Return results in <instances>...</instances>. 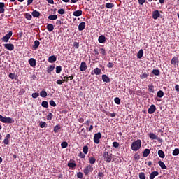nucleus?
<instances>
[{
  "label": "nucleus",
  "instance_id": "1",
  "mask_svg": "<svg viewBox=\"0 0 179 179\" xmlns=\"http://www.w3.org/2000/svg\"><path fill=\"white\" fill-rule=\"evenodd\" d=\"M102 157L103 160H104L106 163H111V162H113V154L108 152L107 151V148L103 151Z\"/></svg>",
  "mask_w": 179,
  "mask_h": 179
},
{
  "label": "nucleus",
  "instance_id": "2",
  "mask_svg": "<svg viewBox=\"0 0 179 179\" xmlns=\"http://www.w3.org/2000/svg\"><path fill=\"white\" fill-rule=\"evenodd\" d=\"M141 146H142V141H141V139H138L131 143V149L134 152H138V150L141 149Z\"/></svg>",
  "mask_w": 179,
  "mask_h": 179
},
{
  "label": "nucleus",
  "instance_id": "3",
  "mask_svg": "<svg viewBox=\"0 0 179 179\" xmlns=\"http://www.w3.org/2000/svg\"><path fill=\"white\" fill-rule=\"evenodd\" d=\"M0 121L3 124H13L15 122L12 117H3L1 115H0Z\"/></svg>",
  "mask_w": 179,
  "mask_h": 179
},
{
  "label": "nucleus",
  "instance_id": "4",
  "mask_svg": "<svg viewBox=\"0 0 179 179\" xmlns=\"http://www.w3.org/2000/svg\"><path fill=\"white\" fill-rule=\"evenodd\" d=\"M93 165L89 164L83 169V173L85 176H87L90 173H92L93 171Z\"/></svg>",
  "mask_w": 179,
  "mask_h": 179
},
{
  "label": "nucleus",
  "instance_id": "5",
  "mask_svg": "<svg viewBox=\"0 0 179 179\" xmlns=\"http://www.w3.org/2000/svg\"><path fill=\"white\" fill-rule=\"evenodd\" d=\"M13 34V32H12V31H10L8 34H6V36L1 38V41L3 43H8V41L10 40V37H12Z\"/></svg>",
  "mask_w": 179,
  "mask_h": 179
},
{
  "label": "nucleus",
  "instance_id": "6",
  "mask_svg": "<svg viewBox=\"0 0 179 179\" xmlns=\"http://www.w3.org/2000/svg\"><path fill=\"white\" fill-rule=\"evenodd\" d=\"M100 139H101V133L100 132L96 133L94 136V143H96V145H99V143H100Z\"/></svg>",
  "mask_w": 179,
  "mask_h": 179
},
{
  "label": "nucleus",
  "instance_id": "7",
  "mask_svg": "<svg viewBox=\"0 0 179 179\" xmlns=\"http://www.w3.org/2000/svg\"><path fill=\"white\" fill-rule=\"evenodd\" d=\"M148 136L150 139H152V140L157 139V141H158V142H159L160 143H163V139L159 138L157 136H156V134H155V133H150L148 134Z\"/></svg>",
  "mask_w": 179,
  "mask_h": 179
},
{
  "label": "nucleus",
  "instance_id": "8",
  "mask_svg": "<svg viewBox=\"0 0 179 179\" xmlns=\"http://www.w3.org/2000/svg\"><path fill=\"white\" fill-rule=\"evenodd\" d=\"M3 45L4 48L8 50V51H13L15 50V45L13 43H5Z\"/></svg>",
  "mask_w": 179,
  "mask_h": 179
},
{
  "label": "nucleus",
  "instance_id": "9",
  "mask_svg": "<svg viewBox=\"0 0 179 179\" xmlns=\"http://www.w3.org/2000/svg\"><path fill=\"white\" fill-rule=\"evenodd\" d=\"M155 111H156V106L152 104L148 108V114H153V113H155Z\"/></svg>",
  "mask_w": 179,
  "mask_h": 179
},
{
  "label": "nucleus",
  "instance_id": "10",
  "mask_svg": "<svg viewBox=\"0 0 179 179\" xmlns=\"http://www.w3.org/2000/svg\"><path fill=\"white\" fill-rule=\"evenodd\" d=\"M80 69L81 72H84V71H86V69H87V64H86L85 62H82L80 66Z\"/></svg>",
  "mask_w": 179,
  "mask_h": 179
},
{
  "label": "nucleus",
  "instance_id": "11",
  "mask_svg": "<svg viewBox=\"0 0 179 179\" xmlns=\"http://www.w3.org/2000/svg\"><path fill=\"white\" fill-rule=\"evenodd\" d=\"M85 28H86V23L85 22H83L79 24L78 25L79 31H83V30H85Z\"/></svg>",
  "mask_w": 179,
  "mask_h": 179
},
{
  "label": "nucleus",
  "instance_id": "12",
  "mask_svg": "<svg viewBox=\"0 0 179 179\" xmlns=\"http://www.w3.org/2000/svg\"><path fill=\"white\" fill-rule=\"evenodd\" d=\"M160 17V13H159V10H155L152 13V19L156 20V19H159Z\"/></svg>",
  "mask_w": 179,
  "mask_h": 179
},
{
  "label": "nucleus",
  "instance_id": "13",
  "mask_svg": "<svg viewBox=\"0 0 179 179\" xmlns=\"http://www.w3.org/2000/svg\"><path fill=\"white\" fill-rule=\"evenodd\" d=\"M106 40H107V38H106L104 35H101L98 38V41L100 44H104V43H106Z\"/></svg>",
  "mask_w": 179,
  "mask_h": 179
},
{
  "label": "nucleus",
  "instance_id": "14",
  "mask_svg": "<svg viewBox=\"0 0 179 179\" xmlns=\"http://www.w3.org/2000/svg\"><path fill=\"white\" fill-rule=\"evenodd\" d=\"M9 139H10V134H7L3 143H4V145H9Z\"/></svg>",
  "mask_w": 179,
  "mask_h": 179
},
{
  "label": "nucleus",
  "instance_id": "15",
  "mask_svg": "<svg viewBox=\"0 0 179 179\" xmlns=\"http://www.w3.org/2000/svg\"><path fill=\"white\" fill-rule=\"evenodd\" d=\"M159 176V171H154L150 174V179H155V177Z\"/></svg>",
  "mask_w": 179,
  "mask_h": 179
},
{
  "label": "nucleus",
  "instance_id": "16",
  "mask_svg": "<svg viewBox=\"0 0 179 179\" xmlns=\"http://www.w3.org/2000/svg\"><path fill=\"white\" fill-rule=\"evenodd\" d=\"M102 80L103 82H106V83H110V77H108L106 74H103V75H102Z\"/></svg>",
  "mask_w": 179,
  "mask_h": 179
},
{
  "label": "nucleus",
  "instance_id": "17",
  "mask_svg": "<svg viewBox=\"0 0 179 179\" xmlns=\"http://www.w3.org/2000/svg\"><path fill=\"white\" fill-rule=\"evenodd\" d=\"M148 91L149 93H155V86H153V84H150L148 86Z\"/></svg>",
  "mask_w": 179,
  "mask_h": 179
},
{
  "label": "nucleus",
  "instance_id": "18",
  "mask_svg": "<svg viewBox=\"0 0 179 179\" xmlns=\"http://www.w3.org/2000/svg\"><path fill=\"white\" fill-rule=\"evenodd\" d=\"M57 61V57L55 55H52L48 57V62L52 64V62H55Z\"/></svg>",
  "mask_w": 179,
  "mask_h": 179
},
{
  "label": "nucleus",
  "instance_id": "19",
  "mask_svg": "<svg viewBox=\"0 0 179 179\" xmlns=\"http://www.w3.org/2000/svg\"><path fill=\"white\" fill-rule=\"evenodd\" d=\"M149 155H150V149H148V148L145 149L143 152V157H148Z\"/></svg>",
  "mask_w": 179,
  "mask_h": 179
},
{
  "label": "nucleus",
  "instance_id": "20",
  "mask_svg": "<svg viewBox=\"0 0 179 179\" xmlns=\"http://www.w3.org/2000/svg\"><path fill=\"white\" fill-rule=\"evenodd\" d=\"M29 64L30 66H32V67L36 66V59H34V58L29 59Z\"/></svg>",
  "mask_w": 179,
  "mask_h": 179
},
{
  "label": "nucleus",
  "instance_id": "21",
  "mask_svg": "<svg viewBox=\"0 0 179 179\" xmlns=\"http://www.w3.org/2000/svg\"><path fill=\"white\" fill-rule=\"evenodd\" d=\"M0 13H5V3L0 2Z\"/></svg>",
  "mask_w": 179,
  "mask_h": 179
},
{
  "label": "nucleus",
  "instance_id": "22",
  "mask_svg": "<svg viewBox=\"0 0 179 179\" xmlns=\"http://www.w3.org/2000/svg\"><path fill=\"white\" fill-rule=\"evenodd\" d=\"M158 164L161 167V169H162V170H166V169H167V166L162 161H159Z\"/></svg>",
  "mask_w": 179,
  "mask_h": 179
},
{
  "label": "nucleus",
  "instance_id": "23",
  "mask_svg": "<svg viewBox=\"0 0 179 179\" xmlns=\"http://www.w3.org/2000/svg\"><path fill=\"white\" fill-rule=\"evenodd\" d=\"M67 166L68 167H69V169H71V170H75V167H76V164L75 162H69Z\"/></svg>",
  "mask_w": 179,
  "mask_h": 179
},
{
  "label": "nucleus",
  "instance_id": "24",
  "mask_svg": "<svg viewBox=\"0 0 179 179\" xmlns=\"http://www.w3.org/2000/svg\"><path fill=\"white\" fill-rule=\"evenodd\" d=\"M73 16H76V17H79V16H82V10H78L76 11H74L73 13Z\"/></svg>",
  "mask_w": 179,
  "mask_h": 179
},
{
  "label": "nucleus",
  "instance_id": "25",
  "mask_svg": "<svg viewBox=\"0 0 179 179\" xmlns=\"http://www.w3.org/2000/svg\"><path fill=\"white\" fill-rule=\"evenodd\" d=\"M158 155L159 156V157H161V159H164V157H166L164 151H163L162 150H158Z\"/></svg>",
  "mask_w": 179,
  "mask_h": 179
},
{
  "label": "nucleus",
  "instance_id": "26",
  "mask_svg": "<svg viewBox=\"0 0 179 179\" xmlns=\"http://www.w3.org/2000/svg\"><path fill=\"white\" fill-rule=\"evenodd\" d=\"M142 57H143V50L141 49L137 53V58H138V59H142Z\"/></svg>",
  "mask_w": 179,
  "mask_h": 179
},
{
  "label": "nucleus",
  "instance_id": "27",
  "mask_svg": "<svg viewBox=\"0 0 179 179\" xmlns=\"http://www.w3.org/2000/svg\"><path fill=\"white\" fill-rule=\"evenodd\" d=\"M31 15H32L33 17H40V12H38L37 10H34L31 13Z\"/></svg>",
  "mask_w": 179,
  "mask_h": 179
},
{
  "label": "nucleus",
  "instance_id": "28",
  "mask_svg": "<svg viewBox=\"0 0 179 179\" xmlns=\"http://www.w3.org/2000/svg\"><path fill=\"white\" fill-rule=\"evenodd\" d=\"M99 51L100 54H101V55H103V57H106V55H107L106 49H104L103 48H100Z\"/></svg>",
  "mask_w": 179,
  "mask_h": 179
},
{
  "label": "nucleus",
  "instance_id": "29",
  "mask_svg": "<svg viewBox=\"0 0 179 179\" xmlns=\"http://www.w3.org/2000/svg\"><path fill=\"white\" fill-rule=\"evenodd\" d=\"M55 69V66L54 65H50V66H48L47 68L48 73H51V72H52V71H54Z\"/></svg>",
  "mask_w": 179,
  "mask_h": 179
},
{
  "label": "nucleus",
  "instance_id": "30",
  "mask_svg": "<svg viewBox=\"0 0 179 179\" xmlns=\"http://www.w3.org/2000/svg\"><path fill=\"white\" fill-rule=\"evenodd\" d=\"M40 45V41L36 40L34 41V45H33L34 50H37Z\"/></svg>",
  "mask_w": 179,
  "mask_h": 179
},
{
  "label": "nucleus",
  "instance_id": "31",
  "mask_svg": "<svg viewBox=\"0 0 179 179\" xmlns=\"http://www.w3.org/2000/svg\"><path fill=\"white\" fill-rule=\"evenodd\" d=\"M178 63V57H173L171 64V65H176V64Z\"/></svg>",
  "mask_w": 179,
  "mask_h": 179
},
{
  "label": "nucleus",
  "instance_id": "32",
  "mask_svg": "<svg viewBox=\"0 0 179 179\" xmlns=\"http://www.w3.org/2000/svg\"><path fill=\"white\" fill-rule=\"evenodd\" d=\"M48 19L49 20H57L58 19V15H49L48 17Z\"/></svg>",
  "mask_w": 179,
  "mask_h": 179
},
{
  "label": "nucleus",
  "instance_id": "33",
  "mask_svg": "<svg viewBox=\"0 0 179 179\" xmlns=\"http://www.w3.org/2000/svg\"><path fill=\"white\" fill-rule=\"evenodd\" d=\"M8 77L13 80L15 79V80H16V79H17V76L13 73H10L8 75Z\"/></svg>",
  "mask_w": 179,
  "mask_h": 179
},
{
  "label": "nucleus",
  "instance_id": "34",
  "mask_svg": "<svg viewBox=\"0 0 179 179\" xmlns=\"http://www.w3.org/2000/svg\"><path fill=\"white\" fill-rule=\"evenodd\" d=\"M94 75H101V69L99 68H95L94 70Z\"/></svg>",
  "mask_w": 179,
  "mask_h": 179
},
{
  "label": "nucleus",
  "instance_id": "35",
  "mask_svg": "<svg viewBox=\"0 0 179 179\" xmlns=\"http://www.w3.org/2000/svg\"><path fill=\"white\" fill-rule=\"evenodd\" d=\"M164 96V92L162 90H159L157 93V96L162 99Z\"/></svg>",
  "mask_w": 179,
  "mask_h": 179
},
{
  "label": "nucleus",
  "instance_id": "36",
  "mask_svg": "<svg viewBox=\"0 0 179 179\" xmlns=\"http://www.w3.org/2000/svg\"><path fill=\"white\" fill-rule=\"evenodd\" d=\"M106 8L107 9H113V8H114V3H106Z\"/></svg>",
  "mask_w": 179,
  "mask_h": 179
},
{
  "label": "nucleus",
  "instance_id": "37",
  "mask_svg": "<svg viewBox=\"0 0 179 179\" xmlns=\"http://www.w3.org/2000/svg\"><path fill=\"white\" fill-rule=\"evenodd\" d=\"M83 152L85 155H87V153H89V147H87V145H85L83 148Z\"/></svg>",
  "mask_w": 179,
  "mask_h": 179
},
{
  "label": "nucleus",
  "instance_id": "38",
  "mask_svg": "<svg viewBox=\"0 0 179 179\" xmlns=\"http://www.w3.org/2000/svg\"><path fill=\"white\" fill-rule=\"evenodd\" d=\"M47 30H48L50 32L54 30V26L52 24H48L47 25Z\"/></svg>",
  "mask_w": 179,
  "mask_h": 179
},
{
  "label": "nucleus",
  "instance_id": "39",
  "mask_svg": "<svg viewBox=\"0 0 179 179\" xmlns=\"http://www.w3.org/2000/svg\"><path fill=\"white\" fill-rule=\"evenodd\" d=\"M89 162L91 164H94L96 163V158L94 157H90L89 158Z\"/></svg>",
  "mask_w": 179,
  "mask_h": 179
},
{
  "label": "nucleus",
  "instance_id": "40",
  "mask_svg": "<svg viewBox=\"0 0 179 179\" xmlns=\"http://www.w3.org/2000/svg\"><path fill=\"white\" fill-rule=\"evenodd\" d=\"M40 96L41 97H43V98L47 97V91L45 90L41 91Z\"/></svg>",
  "mask_w": 179,
  "mask_h": 179
},
{
  "label": "nucleus",
  "instance_id": "41",
  "mask_svg": "<svg viewBox=\"0 0 179 179\" xmlns=\"http://www.w3.org/2000/svg\"><path fill=\"white\" fill-rule=\"evenodd\" d=\"M41 106L42 107H43L44 108H48V102L47 101H43L41 103Z\"/></svg>",
  "mask_w": 179,
  "mask_h": 179
},
{
  "label": "nucleus",
  "instance_id": "42",
  "mask_svg": "<svg viewBox=\"0 0 179 179\" xmlns=\"http://www.w3.org/2000/svg\"><path fill=\"white\" fill-rule=\"evenodd\" d=\"M24 16L25 19H27V20H31V19H33V17L29 13H25Z\"/></svg>",
  "mask_w": 179,
  "mask_h": 179
},
{
  "label": "nucleus",
  "instance_id": "43",
  "mask_svg": "<svg viewBox=\"0 0 179 179\" xmlns=\"http://www.w3.org/2000/svg\"><path fill=\"white\" fill-rule=\"evenodd\" d=\"M149 76V73H143V74L140 75L141 79H146Z\"/></svg>",
  "mask_w": 179,
  "mask_h": 179
},
{
  "label": "nucleus",
  "instance_id": "44",
  "mask_svg": "<svg viewBox=\"0 0 179 179\" xmlns=\"http://www.w3.org/2000/svg\"><path fill=\"white\" fill-rule=\"evenodd\" d=\"M139 159H141V155H139L138 153H136L134 157V159L138 162L139 161Z\"/></svg>",
  "mask_w": 179,
  "mask_h": 179
},
{
  "label": "nucleus",
  "instance_id": "45",
  "mask_svg": "<svg viewBox=\"0 0 179 179\" xmlns=\"http://www.w3.org/2000/svg\"><path fill=\"white\" fill-rule=\"evenodd\" d=\"M59 129H61V126L59 125H56L55 127H54V132L55 134H58V131H59Z\"/></svg>",
  "mask_w": 179,
  "mask_h": 179
},
{
  "label": "nucleus",
  "instance_id": "46",
  "mask_svg": "<svg viewBox=\"0 0 179 179\" xmlns=\"http://www.w3.org/2000/svg\"><path fill=\"white\" fill-rule=\"evenodd\" d=\"M173 156H178L179 155V148H176L175 150H173V152H172Z\"/></svg>",
  "mask_w": 179,
  "mask_h": 179
},
{
  "label": "nucleus",
  "instance_id": "47",
  "mask_svg": "<svg viewBox=\"0 0 179 179\" xmlns=\"http://www.w3.org/2000/svg\"><path fill=\"white\" fill-rule=\"evenodd\" d=\"M152 73H153V75H155L156 76H159V75H160V71L159 69H153Z\"/></svg>",
  "mask_w": 179,
  "mask_h": 179
},
{
  "label": "nucleus",
  "instance_id": "48",
  "mask_svg": "<svg viewBox=\"0 0 179 179\" xmlns=\"http://www.w3.org/2000/svg\"><path fill=\"white\" fill-rule=\"evenodd\" d=\"M61 147L62 148V149H65V148H68V142H66V141H63V142L61 143Z\"/></svg>",
  "mask_w": 179,
  "mask_h": 179
},
{
  "label": "nucleus",
  "instance_id": "49",
  "mask_svg": "<svg viewBox=\"0 0 179 179\" xmlns=\"http://www.w3.org/2000/svg\"><path fill=\"white\" fill-rule=\"evenodd\" d=\"M138 177L140 179H146V176L145 175V173H143V172H141L138 174Z\"/></svg>",
  "mask_w": 179,
  "mask_h": 179
},
{
  "label": "nucleus",
  "instance_id": "50",
  "mask_svg": "<svg viewBox=\"0 0 179 179\" xmlns=\"http://www.w3.org/2000/svg\"><path fill=\"white\" fill-rule=\"evenodd\" d=\"M62 71V67L61 66H56V73H61Z\"/></svg>",
  "mask_w": 179,
  "mask_h": 179
},
{
  "label": "nucleus",
  "instance_id": "51",
  "mask_svg": "<svg viewBox=\"0 0 179 179\" xmlns=\"http://www.w3.org/2000/svg\"><path fill=\"white\" fill-rule=\"evenodd\" d=\"M114 101L115 104H118V105L121 104V99H120V98L118 97L115 98Z\"/></svg>",
  "mask_w": 179,
  "mask_h": 179
},
{
  "label": "nucleus",
  "instance_id": "52",
  "mask_svg": "<svg viewBox=\"0 0 179 179\" xmlns=\"http://www.w3.org/2000/svg\"><path fill=\"white\" fill-rule=\"evenodd\" d=\"M40 127L41 128H47V123L45 122H41Z\"/></svg>",
  "mask_w": 179,
  "mask_h": 179
},
{
  "label": "nucleus",
  "instance_id": "53",
  "mask_svg": "<svg viewBox=\"0 0 179 179\" xmlns=\"http://www.w3.org/2000/svg\"><path fill=\"white\" fill-rule=\"evenodd\" d=\"M58 14L59 15H65V9H64V8L59 9Z\"/></svg>",
  "mask_w": 179,
  "mask_h": 179
},
{
  "label": "nucleus",
  "instance_id": "54",
  "mask_svg": "<svg viewBox=\"0 0 179 179\" xmlns=\"http://www.w3.org/2000/svg\"><path fill=\"white\" fill-rule=\"evenodd\" d=\"M99 50L97 48L94 49L93 52H94V55H95V57H99Z\"/></svg>",
  "mask_w": 179,
  "mask_h": 179
},
{
  "label": "nucleus",
  "instance_id": "55",
  "mask_svg": "<svg viewBox=\"0 0 179 179\" xmlns=\"http://www.w3.org/2000/svg\"><path fill=\"white\" fill-rule=\"evenodd\" d=\"M49 103L50 106H52V107H57V103H55V101H54V100H50Z\"/></svg>",
  "mask_w": 179,
  "mask_h": 179
},
{
  "label": "nucleus",
  "instance_id": "56",
  "mask_svg": "<svg viewBox=\"0 0 179 179\" xmlns=\"http://www.w3.org/2000/svg\"><path fill=\"white\" fill-rule=\"evenodd\" d=\"M77 178L80 179L83 178V173L82 172L77 173Z\"/></svg>",
  "mask_w": 179,
  "mask_h": 179
},
{
  "label": "nucleus",
  "instance_id": "57",
  "mask_svg": "<svg viewBox=\"0 0 179 179\" xmlns=\"http://www.w3.org/2000/svg\"><path fill=\"white\" fill-rule=\"evenodd\" d=\"M113 148H118L120 146V143H118L117 141H114L113 143Z\"/></svg>",
  "mask_w": 179,
  "mask_h": 179
},
{
  "label": "nucleus",
  "instance_id": "58",
  "mask_svg": "<svg viewBox=\"0 0 179 179\" xmlns=\"http://www.w3.org/2000/svg\"><path fill=\"white\" fill-rule=\"evenodd\" d=\"M38 96H40V94H38V92H34L32 94L33 99H37V97H38Z\"/></svg>",
  "mask_w": 179,
  "mask_h": 179
},
{
  "label": "nucleus",
  "instance_id": "59",
  "mask_svg": "<svg viewBox=\"0 0 179 179\" xmlns=\"http://www.w3.org/2000/svg\"><path fill=\"white\" fill-rule=\"evenodd\" d=\"M78 157H80V159H85V157H86V155L83 152H80L78 154Z\"/></svg>",
  "mask_w": 179,
  "mask_h": 179
},
{
  "label": "nucleus",
  "instance_id": "60",
  "mask_svg": "<svg viewBox=\"0 0 179 179\" xmlns=\"http://www.w3.org/2000/svg\"><path fill=\"white\" fill-rule=\"evenodd\" d=\"M52 113H49L48 115H47V120H52Z\"/></svg>",
  "mask_w": 179,
  "mask_h": 179
},
{
  "label": "nucleus",
  "instance_id": "61",
  "mask_svg": "<svg viewBox=\"0 0 179 179\" xmlns=\"http://www.w3.org/2000/svg\"><path fill=\"white\" fill-rule=\"evenodd\" d=\"M98 177H99V178H103V177H104V173L103 172H99Z\"/></svg>",
  "mask_w": 179,
  "mask_h": 179
},
{
  "label": "nucleus",
  "instance_id": "62",
  "mask_svg": "<svg viewBox=\"0 0 179 179\" xmlns=\"http://www.w3.org/2000/svg\"><path fill=\"white\" fill-rule=\"evenodd\" d=\"M73 47H75L76 48H79V43L74 42L73 44Z\"/></svg>",
  "mask_w": 179,
  "mask_h": 179
},
{
  "label": "nucleus",
  "instance_id": "63",
  "mask_svg": "<svg viewBox=\"0 0 179 179\" xmlns=\"http://www.w3.org/2000/svg\"><path fill=\"white\" fill-rule=\"evenodd\" d=\"M138 2L139 5H143L146 2V0H138Z\"/></svg>",
  "mask_w": 179,
  "mask_h": 179
},
{
  "label": "nucleus",
  "instance_id": "64",
  "mask_svg": "<svg viewBox=\"0 0 179 179\" xmlns=\"http://www.w3.org/2000/svg\"><path fill=\"white\" fill-rule=\"evenodd\" d=\"M113 66H114V64H113V62L108 63V64H107L108 68H113Z\"/></svg>",
  "mask_w": 179,
  "mask_h": 179
}]
</instances>
